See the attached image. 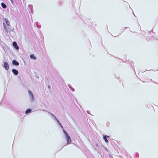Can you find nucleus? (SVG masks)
Returning a JSON list of instances; mask_svg holds the SVG:
<instances>
[{"mask_svg":"<svg viewBox=\"0 0 158 158\" xmlns=\"http://www.w3.org/2000/svg\"><path fill=\"white\" fill-rule=\"evenodd\" d=\"M57 121H58V123H59V121L58 120H57Z\"/></svg>","mask_w":158,"mask_h":158,"instance_id":"obj_13","label":"nucleus"},{"mask_svg":"<svg viewBox=\"0 0 158 158\" xmlns=\"http://www.w3.org/2000/svg\"><path fill=\"white\" fill-rule=\"evenodd\" d=\"M13 46L16 49H19V47H18L17 43L15 42H14L13 43Z\"/></svg>","mask_w":158,"mask_h":158,"instance_id":"obj_3","label":"nucleus"},{"mask_svg":"<svg viewBox=\"0 0 158 158\" xmlns=\"http://www.w3.org/2000/svg\"><path fill=\"white\" fill-rule=\"evenodd\" d=\"M28 92H29V95L31 96V98H32V99H33V98H34V96H33V94L29 90L28 91Z\"/></svg>","mask_w":158,"mask_h":158,"instance_id":"obj_10","label":"nucleus"},{"mask_svg":"<svg viewBox=\"0 0 158 158\" xmlns=\"http://www.w3.org/2000/svg\"><path fill=\"white\" fill-rule=\"evenodd\" d=\"M5 21L6 24L7 25V26H10V22H9V20H8V19L6 18H5Z\"/></svg>","mask_w":158,"mask_h":158,"instance_id":"obj_7","label":"nucleus"},{"mask_svg":"<svg viewBox=\"0 0 158 158\" xmlns=\"http://www.w3.org/2000/svg\"><path fill=\"white\" fill-rule=\"evenodd\" d=\"M3 26L6 32H7L8 31L9 28L6 26L4 23H3Z\"/></svg>","mask_w":158,"mask_h":158,"instance_id":"obj_8","label":"nucleus"},{"mask_svg":"<svg viewBox=\"0 0 158 158\" xmlns=\"http://www.w3.org/2000/svg\"><path fill=\"white\" fill-rule=\"evenodd\" d=\"M31 110L30 109H27L26 111H25V113L27 114L29 113H30L31 112Z\"/></svg>","mask_w":158,"mask_h":158,"instance_id":"obj_9","label":"nucleus"},{"mask_svg":"<svg viewBox=\"0 0 158 158\" xmlns=\"http://www.w3.org/2000/svg\"><path fill=\"white\" fill-rule=\"evenodd\" d=\"M12 63L13 65L15 66L18 65H19V62L15 60H13L12 61Z\"/></svg>","mask_w":158,"mask_h":158,"instance_id":"obj_5","label":"nucleus"},{"mask_svg":"<svg viewBox=\"0 0 158 158\" xmlns=\"http://www.w3.org/2000/svg\"><path fill=\"white\" fill-rule=\"evenodd\" d=\"M106 137H109V136H105L103 135V139H104V140H105V142L106 143H108V141L107 139H106Z\"/></svg>","mask_w":158,"mask_h":158,"instance_id":"obj_6","label":"nucleus"},{"mask_svg":"<svg viewBox=\"0 0 158 158\" xmlns=\"http://www.w3.org/2000/svg\"><path fill=\"white\" fill-rule=\"evenodd\" d=\"M4 67L6 70H8L9 69V65L6 62H5L4 63Z\"/></svg>","mask_w":158,"mask_h":158,"instance_id":"obj_2","label":"nucleus"},{"mask_svg":"<svg viewBox=\"0 0 158 158\" xmlns=\"http://www.w3.org/2000/svg\"><path fill=\"white\" fill-rule=\"evenodd\" d=\"M12 73L15 75H17L18 74V71L15 69H12Z\"/></svg>","mask_w":158,"mask_h":158,"instance_id":"obj_4","label":"nucleus"},{"mask_svg":"<svg viewBox=\"0 0 158 158\" xmlns=\"http://www.w3.org/2000/svg\"><path fill=\"white\" fill-rule=\"evenodd\" d=\"M63 131H64V133L65 135H66V138H67V144H69L72 142V140H71V139L70 136L68 134V133L66 132V131H65L64 130H63Z\"/></svg>","mask_w":158,"mask_h":158,"instance_id":"obj_1","label":"nucleus"},{"mask_svg":"<svg viewBox=\"0 0 158 158\" xmlns=\"http://www.w3.org/2000/svg\"><path fill=\"white\" fill-rule=\"evenodd\" d=\"M1 5L2 8L4 9H5L6 8V6L4 3H2Z\"/></svg>","mask_w":158,"mask_h":158,"instance_id":"obj_11","label":"nucleus"},{"mask_svg":"<svg viewBox=\"0 0 158 158\" xmlns=\"http://www.w3.org/2000/svg\"><path fill=\"white\" fill-rule=\"evenodd\" d=\"M30 57L31 59H33L34 60H36V57L34 56L33 54L30 55Z\"/></svg>","mask_w":158,"mask_h":158,"instance_id":"obj_12","label":"nucleus"}]
</instances>
